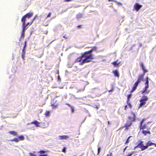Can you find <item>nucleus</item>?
Instances as JSON below:
<instances>
[{
    "label": "nucleus",
    "instance_id": "53",
    "mask_svg": "<svg viewBox=\"0 0 156 156\" xmlns=\"http://www.w3.org/2000/svg\"><path fill=\"white\" fill-rule=\"evenodd\" d=\"M63 37L64 38H65L66 39H67V37H65V35L64 36H63Z\"/></svg>",
    "mask_w": 156,
    "mask_h": 156
},
{
    "label": "nucleus",
    "instance_id": "4",
    "mask_svg": "<svg viewBox=\"0 0 156 156\" xmlns=\"http://www.w3.org/2000/svg\"><path fill=\"white\" fill-rule=\"evenodd\" d=\"M127 118L128 122H131L132 123V122L135 121L136 119V115L133 112H132L130 115Z\"/></svg>",
    "mask_w": 156,
    "mask_h": 156
},
{
    "label": "nucleus",
    "instance_id": "9",
    "mask_svg": "<svg viewBox=\"0 0 156 156\" xmlns=\"http://www.w3.org/2000/svg\"><path fill=\"white\" fill-rule=\"evenodd\" d=\"M144 77V76L141 74L139 75L138 77V80L136 82L139 84L142 81H143Z\"/></svg>",
    "mask_w": 156,
    "mask_h": 156
},
{
    "label": "nucleus",
    "instance_id": "23",
    "mask_svg": "<svg viewBox=\"0 0 156 156\" xmlns=\"http://www.w3.org/2000/svg\"><path fill=\"white\" fill-rule=\"evenodd\" d=\"M112 64H113V65H114V66H115L117 67V66H118L119 63H118L117 61H115L114 62H113L112 63Z\"/></svg>",
    "mask_w": 156,
    "mask_h": 156
},
{
    "label": "nucleus",
    "instance_id": "52",
    "mask_svg": "<svg viewBox=\"0 0 156 156\" xmlns=\"http://www.w3.org/2000/svg\"><path fill=\"white\" fill-rule=\"evenodd\" d=\"M65 1H66V2H69V1H71V0H65Z\"/></svg>",
    "mask_w": 156,
    "mask_h": 156
},
{
    "label": "nucleus",
    "instance_id": "24",
    "mask_svg": "<svg viewBox=\"0 0 156 156\" xmlns=\"http://www.w3.org/2000/svg\"><path fill=\"white\" fill-rule=\"evenodd\" d=\"M82 16V14L81 13H79L76 15V17L77 19L81 18Z\"/></svg>",
    "mask_w": 156,
    "mask_h": 156
},
{
    "label": "nucleus",
    "instance_id": "19",
    "mask_svg": "<svg viewBox=\"0 0 156 156\" xmlns=\"http://www.w3.org/2000/svg\"><path fill=\"white\" fill-rule=\"evenodd\" d=\"M18 138L19 141H21V140H23L25 139L23 135H21V136H19L18 137Z\"/></svg>",
    "mask_w": 156,
    "mask_h": 156
},
{
    "label": "nucleus",
    "instance_id": "48",
    "mask_svg": "<svg viewBox=\"0 0 156 156\" xmlns=\"http://www.w3.org/2000/svg\"><path fill=\"white\" fill-rule=\"evenodd\" d=\"M27 26H26V24H25V23H24V28H27V27H26Z\"/></svg>",
    "mask_w": 156,
    "mask_h": 156
},
{
    "label": "nucleus",
    "instance_id": "49",
    "mask_svg": "<svg viewBox=\"0 0 156 156\" xmlns=\"http://www.w3.org/2000/svg\"><path fill=\"white\" fill-rule=\"evenodd\" d=\"M71 110H72V112H73V111H74V110H73V108H72Z\"/></svg>",
    "mask_w": 156,
    "mask_h": 156
},
{
    "label": "nucleus",
    "instance_id": "61",
    "mask_svg": "<svg viewBox=\"0 0 156 156\" xmlns=\"http://www.w3.org/2000/svg\"><path fill=\"white\" fill-rule=\"evenodd\" d=\"M109 1H112V0H108Z\"/></svg>",
    "mask_w": 156,
    "mask_h": 156
},
{
    "label": "nucleus",
    "instance_id": "42",
    "mask_svg": "<svg viewBox=\"0 0 156 156\" xmlns=\"http://www.w3.org/2000/svg\"><path fill=\"white\" fill-rule=\"evenodd\" d=\"M35 18L34 17V18H33V19L32 20V22H31V23H30V25H31V24H32V23H33V21H34L35 20Z\"/></svg>",
    "mask_w": 156,
    "mask_h": 156
},
{
    "label": "nucleus",
    "instance_id": "14",
    "mask_svg": "<svg viewBox=\"0 0 156 156\" xmlns=\"http://www.w3.org/2000/svg\"><path fill=\"white\" fill-rule=\"evenodd\" d=\"M113 73L115 76L119 77V74L117 70H115L113 71Z\"/></svg>",
    "mask_w": 156,
    "mask_h": 156
},
{
    "label": "nucleus",
    "instance_id": "55",
    "mask_svg": "<svg viewBox=\"0 0 156 156\" xmlns=\"http://www.w3.org/2000/svg\"><path fill=\"white\" fill-rule=\"evenodd\" d=\"M137 147H137V146H136V147H135L134 149H135Z\"/></svg>",
    "mask_w": 156,
    "mask_h": 156
},
{
    "label": "nucleus",
    "instance_id": "7",
    "mask_svg": "<svg viewBox=\"0 0 156 156\" xmlns=\"http://www.w3.org/2000/svg\"><path fill=\"white\" fill-rule=\"evenodd\" d=\"M147 100V98L146 96H144L142 97V98L140 100V106L139 107H140L143 105H144L146 103V102Z\"/></svg>",
    "mask_w": 156,
    "mask_h": 156
},
{
    "label": "nucleus",
    "instance_id": "16",
    "mask_svg": "<svg viewBox=\"0 0 156 156\" xmlns=\"http://www.w3.org/2000/svg\"><path fill=\"white\" fill-rule=\"evenodd\" d=\"M26 17L24 16L22 17V18L21 21L23 23V26H24V23H25V21L26 20Z\"/></svg>",
    "mask_w": 156,
    "mask_h": 156
},
{
    "label": "nucleus",
    "instance_id": "35",
    "mask_svg": "<svg viewBox=\"0 0 156 156\" xmlns=\"http://www.w3.org/2000/svg\"><path fill=\"white\" fill-rule=\"evenodd\" d=\"M101 150V147H99L98 148V154H99Z\"/></svg>",
    "mask_w": 156,
    "mask_h": 156
},
{
    "label": "nucleus",
    "instance_id": "60",
    "mask_svg": "<svg viewBox=\"0 0 156 156\" xmlns=\"http://www.w3.org/2000/svg\"><path fill=\"white\" fill-rule=\"evenodd\" d=\"M67 105H68L69 106V107L70 106V105H69V104H67Z\"/></svg>",
    "mask_w": 156,
    "mask_h": 156
},
{
    "label": "nucleus",
    "instance_id": "43",
    "mask_svg": "<svg viewBox=\"0 0 156 156\" xmlns=\"http://www.w3.org/2000/svg\"><path fill=\"white\" fill-rule=\"evenodd\" d=\"M52 105L54 107H56V105H55V104H53Z\"/></svg>",
    "mask_w": 156,
    "mask_h": 156
},
{
    "label": "nucleus",
    "instance_id": "64",
    "mask_svg": "<svg viewBox=\"0 0 156 156\" xmlns=\"http://www.w3.org/2000/svg\"><path fill=\"white\" fill-rule=\"evenodd\" d=\"M78 99H80V98H78Z\"/></svg>",
    "mask_w": 156,
    "mask_h": 156
},
{
    "label": "nucleus",
    "instance_id": "18",
    "mask_svg": "<svg viewBox=\"0 0 156 156\" xmlns=\"http://www.w3.org/2000/svg\"><path fill=\"white\" fill-rule=\"evenodd\" d=\"M25 50L23 49L22 50V57L23 60H24L25 58Z\"/></svg>",
    "mask_w": 156,
    "mask_h": 156
},
{
    "label": "nucleus",
    "instance_id": "57",
    "mask_svg": "<svg viewBox=\"0 0 156 156\" xmlns=\"http://www.w3.org/2000/svg\"><path fill=\"white\" fill-rule=\"evenodd\" d=\"M127 105H126V106H125V108H126V107H127Z\"/></svg>",
    "mask_w": 156,
    "mask_h": 156
},
{
    "label": "nucleus",
    "instance_id": "36",
    "mask_svg": "<svg viewBox=\"0 0 156 156\" xmlns=\"http://www.w3.org/2000/svg\"><path fill=\"white\" fill-rule=\"evenodd\" d=\"M29 154L30 155V156H36V155L34 154H33V153H29Z\"/></svg>",
    "mask_w": 156,
    "mask_h": 156
},
{
    "label": "nucleus",
    "instance_id": "32",
    "mask_svg": "<svg viewBox=\"0 0 156 156\" xmlns=\"http://www.w3.org/2000/svg\"><path fill=\"white\" fill-rule=\"evenodd\" d=\"M143 74H141L142 75H143L144 76L145 73L147 72V69H145L144 70H143Z\"/></svg>",
    "mask_w": 156,
    "mask_h": 156
},
{
    "label": "nucleus",
    "instance_id": "1",
    "mask_svg": "<svg viewBox=\"0 0 156 156\" xmlns=\"http://www.w3.org/2000/svg\"><path fill=\"white\" fill-rule=\"evenodd\" d=\"M145 120L144 119H143L140 123L139 127L140 130H142L141 132L144 136L147 135V134L151 133L150 130L151 129L150 127L148 126L147 124L143 123Z\"/></svg>",
    "mask_w": 156,
    "mask_h": 156
},
{
    "label": "nucleus",
    "instance_id": "17",
    "mask_svg": "<svg viewBox=\"0 0 156 156\" xmlns=\"http://www.w3.org/2000/svg\"><path fill=\"white\" fill-rule=\"evenodd\" d=\"M8 133L13 135L14 136L17 135V133L15 131H9Z\"/></svg>",
    "mask_w": 156,
    "mask_h": 156
},
{
    "label": "nucleus",
    "instance_id": "44",
    "mask_svg": "<svg viewBox=\"0 0 156 156\" xmlns=\"http://www.w3.org/2000/svg\"><path fill=\"white\" fill-rule=\"evenodd\" d=\"M47 156V154H44V155L41 154V155H40L39 156Z\"/></svg>",
    "mask_w": 156,
    "mask_h": 156
},
{
    "label": "nucleus",
    "instance_id": "31",
    "mask_svg": "<svg viewBox=\"0 0 156 156\" xmlns=\"http://www.w3.org/2000/svg\"><path fill=\"white\" fill-rule=\"evenodd\" d=\"M22 28H23V30L22 31V33H25V31L27 29V28H24V26L22 25Z\"/></svg>",
    "mask_w": 156,
    "mask_h": 156
},
{
    "label": "nucleus",
    "instance_id": "46",
    "mask_svg": "<svg viewBox=\"0 0 156 156\" xmlns=\"http://www.w3.org/2000/svg\"><path fill=\"white\" fill-rule=\"evenodd\" d=\"M30 24V23L29 22H28L27 23V24H26V26H28L29 25V24Z\"/></svg>",
    "mask_w": 156,
    "mask_h": 156
},
{
    "label": "nucleus",
    "instance_id": "59",
    "mask_svg": "<svg viewBox=\"0 0 156 156\" xmlns=\"http://www.w3.org/2000/svg\"><path fill=\"white\" fill-rule=\"evenodd\" d=\"M108 124H109L110 122H109V121H108Z\"/></svg>",
    "mask_w": 156,
    "mask_h": 156
},
{
    "label": "nucleus",
    "instance_id": "27",
    "mask_svg": "<svg viewBox=\"0 0 156 156\" xmlns=\"http://www.w3.org/2000/svg\"><path fill=\"white\" fill-rule=\"evenodd\" d=\"M69 95H70L71 98H73L74 100H75L77 98L74 95H73L72 94H69Z\"/></svg>",
    "mask_w": 156,
    "mask_h": 156
},
{
    "label": "nucleus",
    "instance_id": "39",
    "mask_svg": "<svg viewBox=\"0 0 156 156\" xmlns=\"http://www.w3.org/2000/svg\"><path fill=\"white\" fill-rule=\"evenodd\" d=\"M26 46V41H25V45H24V47H23V49H24V50H25Z\"/></svg>",
    "mask_w": 156,
    "mask_h": 156
},
{
    "label": "nucleus",
    "instance_id": "21",
    "mask_svg": "<svg viewBox=\"0 0 156 156\" xmlns=\"http://www.w3.org/2000/svg\"><path fill=\"white\" fill-rule=\"evenodd\" d=\"M149 91H150L149 90H145V88H144L142 91V93L143 94H148L149 93Z\"/></svg>",
    "mask_w": 156,
    "mask_h": 156
},
{
    "label": "nucleus",
    "instance_id": "54",
    "mask_svg": "<svg viewBox=\"0 0 156 156\" xmlns=\"http://www.w3.org/2000/svg\"><path fill=\"white\" fill-rule=\"evenodd\" d=\"M37 17V15H35V16L34 18H36Z\"/></svg>",
    "mask_w": 156,
    "mask_h": 156
},
{
    "label": "nucleus",
    "instance_id": "47",
    "mask_svg": "<svg viewBox=\"0 0 156 156\" xmlns=\"http://www.w3.org/2000/svg\"><path fill=\"white\" fill-rule=\"evenodd\" d=\"M81 25H78V26H77V27L79 28H80L81 27Z\"/></svg>",
    "mask_w": 156,
    "mask_h": 156
},
{
    "label": "nucleus",
    "instance_id": "20",
    "mask_svg": "<svg viewBox=\"0 0 156 156\" xmlns=\"http://www.w3.org/2000/svg\"><path fill=\"white\" fill-rule=\"evenodd\" d=\"M44 115L47 117H49L50 115V112L46 111L44 113Z\"/></svg>",
    "mask_w": 156,
    "mask_h": 156
},
{
    "label": "nucleus",
    "instance_id": "25",
    "mask_svg": "<svg viewBox=\"0 0 156 156\" xmlns=\"http://www.w3.org/2000/svg\"><path fill=\"white\" fill-rule=\"evenodd\" d=\"M132 136H129L127 139L126 141V142H125V144H126L128 143H129V142H130V140H129V139L130 138H131V137H132Z\"/></svg>",
    "mask_w": 156,
    "mask_h": 156
},
{
    "label": "nucleus",
    "instance_id": "58",
    "mask_svg": "<svg viewBox=\"0 0 156 156\" xmlns=\"http://www.w3.org/2000/svg\"><path fill=\"white\" fill-rule=\"evenodd\" d=\"M112 91V90H110V91H109V92H111V91Z\"/></svg>",
    "mask_w": 156,
    "mask_h": 156
},
{
    "label": "nucleus",
    "instance_id": "6",
    "mask_svg": "<svg viewBox=\"0 0 156 156\" xmlns=\"http://www.w3.org/2000/svg\"><path fill=\"white\" fill-rule=\"evenodd\" d=\"M137 147H138V148H140L141 151H144L147 149L146 145H144V141H141L137 145Z\"/></svg>",
    "mask_w": 156,
    "mask_h": 156
},
{
    "label": "nucleus",
    "instance_id": "40",
    "mask_svg": "<svg viewBox=\"0 0 156 156\" xmlns=\"http://www.w3.org/2000/svg\"><path fill=\"white\" fill-rule=\"evenodd\" d=\"M24 34H25V33H22V34H21V37H24Z\"/></svg>",
    "mask_w": 156,
    "mask_h": 156
},
{
    "label": "nucleus",
    "instance_id": "22",
    "mask_svg": "<svg viewBox=\"0 0 156 156\" xmlns=\"http://www.w3.org/2000/svg\"><path fill=\"white\" fill-rule=\"evenodd\" d=\"M10 141H11V142L14 141L16 142H18L19 141V140L18 139V138H14L12 139V140H10Z\"/></svg>",
    "mask_w": 156,
    "mask_h": 156
},
{
    "label": "nucleus",
    "instance_id": "10",
    "mask_svg": "<svg viewBox=\"0 0 156 156\" xmlns=\"http://www.w3.org/2000/svg\"><path fill=\"white\" fill-rule=\"evenodd\" d=\"M146 144L147 149L148 148V146H151L153 145H154V146L156 147V144L151 142V141H148Z\"/></svg>",
    "mask_w": 156,
    "mask_h": 156
},
{
    "label": "nucleus",
    "instance_id": "30",
    "mask_svg": "<svg viewBox=\"0 0 156 156\" xmlns=\"http://www.w3.org/2000/svg\"><path fill=\"white\" fill-rule=\"evenodd\" d=\"M113 154L112 151H111L110 150L109 151V154H107V156H112Z\"/></svg>",
    "mask_w": 156,
    "mask_h": 156
},
{
    "label": "nucleus",
    "instance_id": "28",
    "mask_svg": "<svg viewBox=\"0 0 156 156\" xmlns=\"http://www.w3.org/2000/svg\"><path fill=\"white\" fill-rule=\"evenodd\" d=\"M85 87H84L83 89H79L77 90V93H78L81 91H83L84 90Z\"/></svg>",
    "mask_w": 156,
    "mask_h": 156
},
{
    "label": "nucleus",
    "instance_id": "51",
    "mask_svg": "<svg viewBox=\"0 0 156 156\" xmlns=\"http://www.w3.org/2000/svg\"><path fill=\"white\" fill-rule=\"evenodd\" d=\"M139 45L140 47H141L142 46V44L141 43H139Z\"/></svg>",
    "mask_w": 156,
    "mask_h": 156
},
{
    "label": "nucleus",
    "instance_id": "8",
    "mask_svg": "<svg viewBox=\"0 0 156 156\" xmlns=\"http://www.w3.org/2000/svg\"><path fill=\"white\" fill-rule=\"evenodd\" d=\"M142 7V5L137 3H136L134 5V8L136 11H138Z\"/></svg>",
    "mask_w": 156,
    "mask_h": 156
},
{
    "label": "nucleus",
    "instance_id": "56",
    "mask_svg": "<svg viewBox=\"0 0 156 156\" xmlns=\"http://www.w3.org/2000/svg\"><path fill=\"white\" fill-rule=\"evenodd\" d=\"M55 41V40H53V41H51V42L50 43V44H51V43L53 41Z\"/></svg>",
    "mask_w": 156,
    "mask_h": 156
},
{
    "label": "nucleus",
    "instance_id": "12",
    "mask_svg": "<svg viewBox=\"0 0 156 156\" xmlns=\"http://www.w3.org/2000/svg\"><path fill=\"white\" fill-rule=\"evenodd\" d=\"M30 124H34L35 125V126L37 127L40 126L39 123L37 120H34V121L32 122H31Z\"/></svg>",
    "mask_w": 156,
    "mask_h": 156
},
{
    "label": "nucleus",
    "instance_id": "63",
    "mask_svg": "<svg viewBox=\"0 0 156 156\" xmlns=\"http://www.w3.org/2000/svg\"><path fill=\"white\" fill-rule=\"evenodd\" d=\"M150 122H148L147 123V124H148Z\"/></svg>",
    "mask_w": 156,
    "mask_h": 156
},
{
    "label": "nucleus",
    "instance_id": "41",
    "mask_svg": "<svg viewBox=\"0 0 156 156\" xmlns=\"http://www.w3.org/2000/svg\"><path fill=\"white\" fill-rule=\"evenodd\" d=\"M35 18L34 17V18H33V19L32 20V22H31V23H30V25H31V24H32V23H33V21H34L35 20Z\"/></svg>",
    "mask_w": 156,
    "mask_h": 156
},
{
    "label": "nucleus",
    "instance_id": "2",
    "mask_svg": "<svg viewBox=\"0 0 156 156\" xmlns=\"http://www.w3.org/2000/svg\"><path fill=\"white\" fill-rule=\"evenodd\" d=\"M96 49L97 48L96 47H94L92 48L91 50L84 52V55L86 57L85 58H88L87 60H90L91 61L93 59V56L92 55V52L93 51H96Z\"/></svg>",
    "mask_w": 156,
    "mask_h": 156
},
{
    "label": "nucleus",
    "instance_id": "29",
    "mask_svg": "<svg viewBox=\"0 0 156 156\" xmlns=\"http://www.w3.org/2000/svg\"><path fill=\"white\" fill-rule=\"evenodd\" d=\"M148 77H147L146 78V82L145 83V85H149Z\"/></svg>",
    "mask_w": 156,
    "mask_h": 156
},
{
    "label": "nucleus",
    "instance_id": "11",
    "mask_svg": "<svg viewBox=\"0 0 156 156\" xmlns=\"http://www.w3.org/2000/svg\"><path fill=\"white\" fill-rule=\"evenodd\" d=\"M138 84H139L138 83L136 82L135 83H134V85H133V86L132 89L131 90V92H133L136 90Z\"/></svg>",
    "mask_w": 156,
    "mask_h": 156
},
{
    "label": "nucleus",
    "instance_id": "50",
    "mask_svg": "<svg viewBox=\"0 0 156 156\" xmlns=\"http://www.w3.org/2000/svg\"><path fill=\"white\" fill-rule=\"evenodd\" d=\"M127 147V146H126L125 147V148L124 149V151H125V150H126V148Z\"/></svg>",
    "mask_w": 156,
    "mask_h": 156
},
{
    "label": "nucleus",
    "instance_id": "38",
    "mask_svg": "<svg viewBox=\"0 0 156 156\" xmlns=\"http://www.w3.org/2000/svg\"><path fill=\"white\" fill-rule=\"evenodd\" d=\"M51 12H49L48 14V15L47 16V18H48V17H50L51 16Z\"/></svg>",
    "mask_w": 156,
    "mask_h": 156
},
{
    "label": "nucleus",
    "instance_id": "5",
    "mask_svg": "<svg viewBox=\"0 0 156 156\" xmlns=\"http://www.w3.org/2000/svg\"><path fill=\"white\" fill-rule=\"evenodd\" d=\"M133 123L131 122H127L123 126L120 128L119 129L123 128H125V130L126 131L129 129V128L132 125Z\"/></svg>",
    "mask_w": 156,
    "mask_h": 156
},
{
    "label": "nucleus",
    "instance_id": "37",
    "mask_svg": "<svg viewBox=\"0 0 156 156\" xmlns=\"http://www.w3.org/2000/svg\"><path fill=\"white\" fill-rule=\"evenodd\" d=\"M146 85V86H145L144 88H145V90H147V89L149 87V85Z\"/></svg>",
    "mask_w": 156,
    "mask_h": 156
},
{
    "label": "nucleus",
    "instance_id": "3",
    "mask_svg": "<svg viewBox=\"0 0 156 156\" xmlns=\"http://www.w3.org/2000/svg\"><path fill=\"white\" fill-rule=\"evenodd\" d=\"M84 52L82 54L80 57L76 59L75 61L76 62H80L81 61H82V62L80 64V65H83L85 63L90 62L91 61L90 60H87L88 58H85L86 57L84 56Z\"/></svg>",
    "mask_w": 156,
    "mask_h": 156
},
{
    "label": "nucleus",
    "instance_id": "13",
    "mask_svg": "<svg viewBox=\"0 0 156 156\" xmlns=\"http://www.w3.org/2000/svg\"><path fill=\"white\" fill-rule=\"evenodd\" d=\"M59 137L60 140H66L69 138L66 135L59 136Z\"/></svg>",
    "mask_w": 156,
    "mask_h": 156
},
{
    "label": "nucleus",
    "instance_id": "26",
    "mask_svg": "<svg viewBox=\"0 0 156 156\" xmlns=\"http://www.w3.org/2000/svg\"><path fill=\"white\" fill-rule=\"evenodd\" d=\"M140 66L141 67L143 71L146 69H145L143 63H142L140 64Z\"/></svg>",
    "mask_w": 156,
    "mask_h": 156
},
{
    "label": "nucleus",
    "instance_id": "45",
    "mask_svg": "<svg viewBox=\"0 0 156 156\" xmlns=\"http://www.w3.org/2000/svg\"><path fill=\"white\" fill-rule=\"evenodd\" d=\"M130 96L129 95H128L127 97V99L128 100H129L130 98Z\"/></svg>",
    "mask_w": 156,
    "mask_h": 156
},
{
    "label": "nucleus",
    "instance_id": "33",
    "mask_svg": "<svg viewBox=\"0 0 156 156\" xmlns=\"http://www.w3.org/2000/svg\"><path fill=\"white\" fill-rule=\"evenodd\" d=\"M46 151H39L38 153H40V154H43L46 152Z\"/></svg>",
    "mask_w": 156,
    "mask_h": 156
},
{
    "label": "nucleus",
    "instance_id": "34",
    "mask_svg": "<svg viewBox=\"0 0 156 156\" xmlns=\"http://www.w3.org/2000/svg\"><path fill=\"white\" fill-rule=\"evenodd\" d=\"M62 151L65 153L66 151V147H64V148L62 149Z\"/></svg>",
    "mask_w": 156,
    "mask_h": 156
},
{
    "label": "nucleus",
    "instance_id": "15",
    "mask_svg": "<svg viewBox=\"0 0 156 156\" xmlns=\"http://www.w3.org/2000/svg\"><path fill=\"white\" fill-rule=\"evenodd\" d=\"M33 13H29L26 14L24 15V16L26 17V18H29L33 16Z\"/></svg>",
    "mask_w": 156,
    "mask_h": 156
},
{
    "label": "nucleus",
    "instance_id": "62",
    "mask_svg": "<svg viewBox=\"0 0 156 156\" xmlns=\"http://www.w3.org/2000/svg\"><path fill=\"white\" fill-rule=\"evenodd\" d=\"M126 108H125V110H126Z\"/></svg>",
    "mask_w": 156,
    "mask_h": 156
}]
</instances>
